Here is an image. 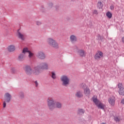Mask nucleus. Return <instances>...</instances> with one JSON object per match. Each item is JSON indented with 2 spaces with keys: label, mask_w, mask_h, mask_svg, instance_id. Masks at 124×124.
<instances>
[{
  "label": "nucleus",
  "mask_w": 124,
  "mask_h": 124,
  "mask_svg": "<svg viewBox=\"0 0 124 124\" xmlns=\"http://www.w3.org/2000/svg\"><path fill=\"white\" fill-rule=\"evenodd\" d=\"M20 31V29H19L17 31L18 38H19L20 39H21V40H24L25 38H24V35H23V34L21 33V32L20 31Z\"/></svg>",
  "instance_id": "14"
},
{
  "label": "nucleus",
  "mask_w": 124,
  "mask_h": 124,
  "mask_svg": "<svg viewBox=\"0 0 124 124\" xmlns=\"http://www.w3.org/2000/svg\"><path fill=\"white\" fill-rule=\"evenodd\" d=\"M97 6L98 8H99V9H101V8L103 7V4H102V2H101V1H98Z\"/></svg>",
  "instance_id": "20"
},
{
  "label": "nucleus",
  "mask_w": 124,
  "mask_h": 124,
  "mask_svg": "<svg viewBox=\"0 0 124 124\" xmlns=\"http://www.w3.org/2000/svg\"><path fill=\"white\" fill-rule=\"evenodd\" d=\"M18 95H19V97L21 99H23V98H25V93L23 92H19V94H18Z\"/></svg>",
  "instance_id": "18"
},
{
  "label": "nucleus",
  "mask_w": 124,
  "mask_h": 124,
  "mask_svg": "<svg viewBox=\"0 0 124 124\" xmlns=\"http://www.w3.org/2000/svg\"><path fill=\"white\" fill-rule=\"evenodd\" d=\"M36 57L40 59V60H44L46 58V55L44 52L39 51L36 54Z\"/></svg>",
  "instance_id": "8"
},
{
  "label": "nucleus",
  "mask_w": 124,
  "mask_h": 124,
  "mask_svg": "<svg viewBox=\"0 0 124 124\" xmlns=\"http://www.w3.org/2000/svg\"><path fill=\"white\" fill-rule=\"evenodd\" d=\"M106 16H107V17L109 19H111V18H112V13H111V12H108L106 13Z\"/></svg>",
  "instance_id": "24"
},
{
  "label": "nucleus",
  "mask_w": 124,
  "mask_h": 124,
  "mask_svg": "<svg viewBox=\"0 0 124 124\" xmlns=\"http://www.w3.org/2000/svg\"><path fill=\"white\" fill-rule=\"evenodd\" d=\"M55 104L57 108H59V109H61V108H62V103L57 102Z\"/></svg>",
  "instance_id": "23"
},
{
  "label": "nucleus",
  "mask_w": 124,
  "mask_h": 124,
  "mask_svg": "<svg viewBox=\"0 0 124 124\" xmlns=\"http://www.w3.org/2000/svg\"><path fill=\"white\" fill-rule=\"evenodd\" d=\"M71 42H76L77 41V37L74 35H72L70 37Z\"/></svg>",
  "instance_id": "11"
},
{
  "label": "nucleus",
  "mask_w": 124,
  "mask_h": 124,
  "mask_svg": "<svg viewBox=\"0 0 124 124\" xmlns=\"http://www.w3.org/2000/svg\"><path fill=\"white\" fill-rule=\"evenodd\" d=\"M29 51L30 50H29V48H28V47L24 48L22 50V54L25 55L26 53H29Z\"/></svg>",
  "instance_id": "22"
},
{
  "label": "nucleus",
  "mask_w": 124,
  "mask_h": 124,
  "mask_svg": "<svg viewBox=\"0 0 124 124\" xmlns=\"http://www.w3.org/2000/svg\"><path fill=\"white\" fill-rule=\"evenodd\" d=\"M92 99L95 105L98 107V109H102V110H105V105L101 102L98 104L99 100L97 98L93 97Z\"/></svg>",
  "instance_id": "4"
},
{
  "label": "nucleus",
  "mask_w": 124,
  "mask_h": 124,
  "mask_svg": "<svg viewBox=\"0 0 124 124\" xmlns=\"http://www.w3.org/2000/svg\"><path fill=\"white\" fill-rule=\"evenodd\" d=\"M55 9L56 11H59V9H60V6L59 5L55 6Z\"/></svg>",
  "instance_id": "33"
},
{
  "label": "nucleus",
  "mask_w": 124,
  "mask_h": 124,
  "mask_svg": "<svg viewBox=\"0 0 124 124\" xmlns=\"http://www.w3.org/2000/svg\"><path fill=\"white\" fill-rule=\"evenodd\" d=\"M41 22L40 21H36V25L37 26H40V25H41Z\"/></svg>",
  "instance_id": "38"
},
{
  "label": "nucleus",
  "mask_w": 124,
  "mask_h": 124,
  "mask_svg": "<svg viewBox=\"0 0 124 124\" xmlns=\"http://www.w3.org/2000/svg\"><path fill=\"white\" fill-rule=\"evenodd\" d=\"M51 78H52V79H56V78H57L56 76V74L54 72H52L51 73Z\"/></svg>",
  "instance_id": "25"
},
{
  "label": "nucleus",
  "mask_w": 124,
  "mask_h": 124,
  "mask_svg": "<svg viewBox=\"0 0 124 124\" xmlns=\"http://www.w3.org/2000/svg\"><path fill=\"white\" fill-rule=\"evenodd\" d=\"M74 0H72V1H74Z\"/></svg>",
  "instance_id": "42"
},
{
  "label": "nucleus",
  "mask_w": 124,
  "mask_h": 124,
  "mask_svg": "<svg viewBox=\"0 0 124 124\" xmlns=\"http://www.w3.org/2000/svg\"><path fill=\"white\" fill-rule=\"evenodd\" d=\"M121 103L122 104H124V99H123L122 100H121Z\"/></svg>",
  "instance_id": "40"
},
{
  "label": "nucleus",
  "mask_w": 124,
  "mask_h": 124,
  "mask_svg": "<svg viewBox=\"0 0 124 124\" xmlns=\"http://www.w3.org/2000/svg\"><path fill=\"white\" fill-rule=\"evenodd\" d=\"M34 84H35V87H38V82H37V80L35 81L34 82Z\"/></svg>",
  "instance_id": "36"
},
{
  "label": "nucleus",
  "mask_w": 124,
  "mask_h": 124,
  "mask_svg": "<svg viewBox=\"0 0 124 124\" xmlns=\"http://www.w3.org/2000/svg\"><path fill=\"white\" fill-rule=\"evenodd\" d=\"M84 93L87 96H88V95L91 93V91H90L89 87H86L85 89L84 90Z\"/></svg>",
  "instance_id": "15"
},
{
  "label": "nucleus",
  "mask_w": 124,
  "mask_h": 124,
  "mask_svg": "<svg viewBox=\"0 0 124 124\" xmlns=\"http://www.w3.org/2000/svg\"><path fill=\"white\" fill-rule=\"evenodd\" d=\"M108 102L110 105L113 106L115 104V100L112 97H110L108 99Z\"/></svg>",
  "instance_id": "17"
},
{
  "label": "nucleus",
  "mask_w": 124,
  "mask_h": 124,
  "mask_svg": "<svg viewBox=\"0 0 124 124\" xmlns=\"http://www.w3.org/2000/svg\"><path fill=\"white\" fill-rule=\"evenodd\" d=\"M18 61H19V62H23L24 60H25V54L23 53H21L18 55Z\"/></svg>",
  "instance_id": "9"
},
{
  "label": "nucleus",
  "mask_w": 124,
  "mask_h": 124,
  "mask_svg": "<svg viewBox=\"0 0 124 124\" xmlns=\"http://www.w3.org/2000/svg\"><path fill=\"white\" fill-rule=\"evenodd\" d=\"M114 121L117 122H120L121 121V118H119L118 116H115L114 117Z\"/></svg>",
  "instance_id": "26"
},
{
  "label": "nucleus",
  "mask_w": 124,
  "mask_h": 124,
  "mask_svg": "<svg viewBox=\"0 0 124 124\" xmlns=\"http://www.w3.org/2000/svg\"><path fill=\"white\" fill-rule=\"evenodd\" d=\"M47 69H48V64L46 62H41L34 67L33 74L37 76Z\"/></svg>",
  "instance_id": "1"
},
{
  "label": "nucleus",
  "mask_w": 124,
  "mask_h": 124,
  "mask_svg": "<svg viewBox=\"0 0 124 124\" xmlns=\"http://www.w3.org/2000/svg\"><path fill=\"white\" fill-rule=\"evenodd\" d=\"M123 86V84L122 83H119L118 85V88H119V90H121V89H123L124 87H122Z\"/></svg>",
  "instance_id": "32"
},
{
  "label": "nucleus",
  "mask_w": 124,
  "mask_h": 124,
  "mask_svg": "<svg viewBox=\"0 0 124 124\" xmlns=\"http://www.w3.org/2000/svg\"><path fill=\"white\" fill-rule=\"evenodd\" d=\"M81 88L83 89V90H85L86 88H88V87H87V85H86V84L82 83L81 85Z\"/></svg>",
  "instance_id": "27"
},
{
  "label": "nucleus",
  "mask_w": 124,
  "mask_h": 124,
  "mask_svg": "<svg viewBox=\"0 0 124 124\" xmlns=\"http://www.w3.org/2000/svg\"><path fill=\"white\" fill-rule=\"evenodd\" d=\"M97 54H98L101 58H102V57H103V52H102V51H98V53H97Z\"/></svg>",
  "instance_id": "29"
},
{
  "label": "nucleus",
  "mask_w": 124,
  "mask_h": 124,
  "mask_svg": "<svg viewBox=\"0 0 124 124\" xmlns=\"http://www.w3.org/2000/svg\"><path fill=\"white\" fill-rule=\"evenodd\" d=\"M41 9H42V12L44 13L45 12V9L44 8V6H41Z\"/></svg>",
  "instance_id": "35"
},
{
  "label": "nucleus",
  "mask_w": 124,
  "mask_h": 124,
  "mask_svg": "<svg viewBox=\"0 0 124 124\" xmlns=\"http://www.w3.org/2000/svg\"><path fill=\"white\" fill-rule=\"evenodd\" d=\"M11 70V73L13 74H14L16 73V70H15V68H12Z\"/></svg>",
  "instance_id": "31"
},
{
  "label": "nucleus",
  "mask_w": 124,
  "mask_h": 124,
  "mask_svg": "<svg viewBox=\"0 0 124 124\" xmlns=\"http://www.w3.org/2000/svg\"><path fill=\"white\" fill-rule=\"evenodd\" d=\"M103 39H104L103 36H101L99 34L97 35V40H98V41H103Z\"/></svg>",
  "instance_id": "19"
},
{
  "label": "nucleus",
  "mask_w": 124,
  "mask_h": 124,
  "mask_svg": "<svg viewBox=\"0 0 124 124\" xmlns=\"http://www.w3.org/2000/svg\"><path fill=\"white\" fill-rule=\"evenodd\" d=\"M53 3H50L49 4H48V7H49V8H52V7H53Z\"/></svg>",
  "instance_id": "34"
},
{
  "label": "nucleus",
  "mask_w": 124,
  "mask_h": 124,
  "mask_svg": "<svg viewBox=\"0 0 124 124\" xmlns=\"http://www.w3.org/2000/svg\"><path fill=\"white\" fill-rule=\"evenodd\" d=\"M111 10H114L115 7L113 5H111L110 7Z\"/></svg>",
  "instance_id": "39"
},
{
  "label": "nucleus",
  "mask_w": 124,
  "mask_h": 124,
  "mask_svg": "<svg viewBox=\"0 0 124 124\" xmlns=\"http://www.w3.org/2000/svg\"><path fill=\"white\" fill-rule=\"evenodd\" d=\"M61 81L62 82V86L64 87H67L69 85V78L65 75L62 76L60 78Z\"/></svg>",
  "instance_id": "5"
},
{
  "label": "nucleus",
  "mask_w": 124,
  "mask_h": 124,
  "mask_svg": "<svg viewBox=\"0 0 124 124\" xmlns=\"http://www.w3.org/2000/svg\"><path fill=\"white\" fill-rule=\"evenodd\" d=\"M78 53L80 56V57H85V51H84V50H78Z\"/></svg>",
  "instance_id": "13"
},
{
  "label": "nucleus",
  "mask_w": 124,
  "mask_h": 124,
  "mask_svg": "<svg viewBox=\"0 0 124 124\" xmlns=\"http://www.w3.org/2000/svg\"><path fill=\"white\" fill-rule=\"evenodd\" d=\"M4 98L5 101H4L3 103V108H5V107H6V102L7 103H9V102H10L11 98H12V96L10 93H7L5 94Z\"/></svg>",
  "instance_id": "6"
},
{
  "label": "nucleus",
  "mask_w": 124,
  "mask_h": 124,
  "mask_svg": "<svg viewBox=\"0 0 124 124\" xmlns=\"http://www.w3.org/2000/svg\"><path fill=\"white\" fill-rule=\"evenodd\" d=\"M122 42H123V43H124V37H122Z\"/></svg>",
  "instance_id": "41"
},
{
  "label": "nucleus",
  "mask_w": 124,
  "mask_h": 124,
  "mask_svg": "<svg viewBox=\"0 0 124 124\" xmlns=\"http://www.w3.org/2000/svg\"><path fill=\"white\" fill-rule=\"evenodd\" d=\"M8 51L9 52H14L15 51V46L13 45H10L8 47Z\"/></svg>",
  "instance_id": "12"
},
{
  "label": "nucleus",
  "mask_w": 124,
  "mask_h": 124,
  "mask_svg": "<svg viewBox=\"0 0 124 124\" xmlns=\"http://www.w3.org/2000/svg\"><path fill=\"white\" fill-rule=\"evenodd\" d=\"M93 14H95L96 15H97L98 14V12H97V10H94L93 11Z\"/></svg>",
  "instance_id": "37"
},
{
  "label": "nucleus",
  "mask_w": 124,
  "mask_h": 124,
  "mask_svg": "<svg viewBox=\"0 0 124 124\" xmlns=\"http://www.w3.org/2000/svg\"><path fill=\"white\" fill-rule=\"evenodd\" d=\"M23 70L26 74L29 76H31V75L32 74V69H31V67L30 65H25L24 66H23Z\"/></svg>",
  "instance_id": "7"
},
{
  "label": "nucleus",
  "mask_w": 124,
  "mask_h": 124,
  "mask_svg": "<svg viewBox=\"0 0 124 124\" xmlns=\"http://www.w3.org/2000/svg\"><path fill=\"white\" fill-rule=\"evenodd\" d=\"M118 93L120 95L124 96V87L121 90H119Z\"/></svg>",
  "instance_id": "21"
},
{
  "label": "nucleus",
  "mask_w": 124,
  "mask_h": 124,
  "mask_svg": "<svg viewBox=\"0 0 124 124\" xmlns=\"http://www.w3.org/2000/svg\"><path fill=\"white\" fill-rule=\"evenodd\" d=\"M28 53L29 54V58H31V57H32V56H33V53H32L31 51L29 50V52H28Z\"/></svg>",
  "instance_id": "30"
},
{
  "label": "nucleus",
  "mask_w": 124,
  "mask_h": 124,
  "mask_svg": "<svg viewBox=\"0 0 124 124\" xmlns=\"http://www.w3.org/2000/svg\"><path fill=\"white\" fill-rule=\"evenodd\" d=\"M47 44L49 46L54 48L55 49H58L59 44L56 41V40L51 38H48L47 40Z\"/></svg>",
  "instance_id": "3"
},
{
  "label": "nucleus",
  "mask_w": 124,
  "mask_h": 124,
  "mask_svg": "<svg viewBox=\"0 0 124 124\" xmlns=\"http://www.w3.org/2000/svg\"><path fill=\"white\" fill-rule=\"evenodd\" d=\"M85 113V110L82 108H78V115H83Z\"/></svg>",
  "instance_id": "16"
},
{
  "label": "nucleus",
  "mask_w": 124,
  "mask_h": 124,
  "mask_svg": "<svg viewBox=\"0 0 124 124\" xmlns=\"http://www.w3.org/2000/svg\"><path fill=\"white\" fill-rule=\"evenodd\" d=\"M75 95L78 98H81V97H83V92L81 91H78Z\"/></svg>",
  "instance_id": "10"
},
{
  "label": "nucleus",
  "mask_w": 124,
  "mask_h": 124,
  "mask_svg": "<svg viewBox=\"0 0 124 124\" xmlns=\"http://www.w3.org/2000/svg\"><path fill=\"white\" fill-rule=\"evenodd\" d=\"M47 104L49 109L50 111H53L55 108H56V104L55 101L52 98H48L47 99Z\"/></svg>",
  "instance_id": "2"
},
{
  "label": "nucleus",
  "mask_w": 124,
  "mask_h": 124,
  "mask_svg": "<svg viewBox=\"0 0 124 124\" xmlns=\"http://www.w3.org/2000/svg\"><path fill=\"white\" fill-rule=\"evenodd\" d=\"M100 58H101V57L98 55V53H96L95 55V60H100Z\"/></svg>",
  "instance_id": "28"
}]
</instances>
